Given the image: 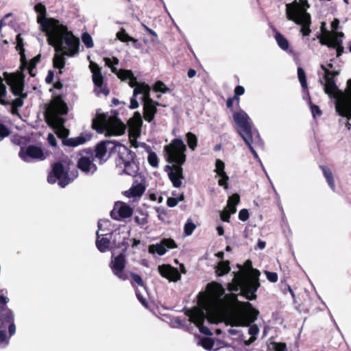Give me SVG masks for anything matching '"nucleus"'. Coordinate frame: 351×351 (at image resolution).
I'll return each instance as SVG.
<instances>
[{
	"label": "nucleus",
	"mask_w": 351,
	"mask_h": 351,
	"mask_svg": "<svg viewBox=\"0 0 351 351\" xmlns=\"http://www.w3.org/2000/svg\"><path fill=\"white\" fill-rule=\"evenodd\" d=\"M104 62L106 63V64L110 67L111 68V70L114 73H116L117 75H118V73L121 71H117V68L114 67L113 65L114 64H118L119 63V60L118 58L114 57L112 59H110L109 58H104Z\"/></svg>",
	"instance_id": "38"
},
{
	"label": "nucleus",
	"mask_w": 351,
	"mask_h": 351,
	"mask_svg": "<svg viewBox=\"0 0 351 351\" xmlns=\"http://www.w3.org/2000/svg\"><path fill=\"white\" fill-rule=\"evenodd\" d=\"M117 39H119V40H121V42H124V43H126V42H129V41H132V42H134L136 43L137 40L136 39H134V38L130 36L125 32V29H123V28H121L120 29V31H119L117 34Z\"/></svg>",
	"instance_id": "35"
},
{
	"label": "nucleus",
	"mask_w": 351,
	"mask_h": 351,
	"mask_svg": "<svg viewBox=\"0 0 351 351\" xmlns=\"http://www.w3.org/2000/svg\"><path fill=\"white\" fill-rule=\"evenodd\" d=\"M5 93H6V87H5V84L3 83L2 78L0 77V103H1L2 104H7L3 99V97H5Z\"/></svg>",
	"instance_id": "46"
},
{
	"label": "nucleus",
	"mask_w": 351,
	"mask_h": 351,
	"mask_svg": "<svg viewBox=\"0 0 351 351\" xmlns=\"http://www.w3.org/2000/svg\"><path fill=\"white\" fill-rule=\"evenodd\" d=\"M145 190V186L143 183L135 182L129 190L124 192V195L128 198L140 197Z\"/></svg>",
	"instance_id": "26"
},
{
	"label": "nucleus",
	"mask_w": 351,
	"mask_h": 351,
	"mask_svg": "<svg viewBox=\"0 0 351 351\" xmlns=\"http://www.w3.org/2000/svg\"><path fill=\"white\" fill-rule=\"evenodd\" d=\"M244 92H245V89L243 86H237L234 89V93H235L234 98L237 99H239L238 97L243 95Z\"/></svg>",
	"instance_id": "54"
},
{
	"label": "nucleus",
	"mask_w": 351,
	"mask_h": 351,
	"mask_svg": "<svg viewBox=\"0 0 351 351\" xmlns=\"http://www.w3.org/2000/svg\"><path fill=\"white\" fill-rule=\"evenodd\" d=\"M10 131L8 128L2 123H0V141L8 136Z\"/></svg>",
	"instance_id": "48"
},
{
	"label": "nucleus",
	"mask_w": 351,
	"mask_h": 351,
	"mask_svg": "<svg viewBox=\"0 0 351 351\" xmlns=\"http://www.w3.org/2000/svg\"><path fill=\"white\" fill-rule=\"evenodd\" d=\"M12 311L6 307L0 308V320L3 322H10L13 321Z\"/></svg>",
	"instance_id": "29"
},
{
	"label": "nucleus",
	"mask_w": 351,
	"mask_h": 351,
	"mask_svg": "<svg viewBox=\"0 0 351 351\" xmlns=\"http://www.w3.org/2000/svg\"><path fill=\"white\" fill-rule=\"evenodd\" d=\"M306 93L308 101L310 104L311 110L313 118L316 119L317 117H319L322 114V110L319 109L318 106L312 104L308 92L306 91Z\"/></svg>",
	"instance_id": "36"
},
{
	"label": "nucleus",
	"mask_w": 351,
	"mask_h": 351,
	"mask_svg": "<svg viewBox=\"0 0 351 351\" xmlns=\"http://www.w3.org/2000/svg\"><path fill=\"white\" fill-rule=\"evenodd\" d=\"M118 77L122 80L127 79L130 80L129 85L130 87L134 88L133 96L136 97L138 94L143 95L142 100L145 101L149 99L150 88L149 86L144 83H138L136 81V77L134 76L133 73L130 70L121 69L118 73Z\"/></svg>",
	"instance_id": "12"
},
{
	"label": "nucleus",
	"mask_w": 351,
	"mask_h": 351,
	"mask_svg": "<svg viewBox=\"0 0 351 351\" xmlns=\"http://www.w3.org/2000/svg\"><path fill=\"white\" fill-rule=\"evenodd\" d=\"M142 123L141 115L138 112H136L134 116L128 120V124L131 140H135L140 136Z\"/></svg>",
	"instance_id": "19"
},
{
	"label": "nucleus",
	"mask_w": 351,
	"mask_h": 351,
	"mask_svg": "<svg viewBox=\"0 0 351 351\" xmlns=\"http://www.w3.org/2000/svg\"><path fill=\"white\" fill-rule=\"evenodd\" d=\"M184 199V195H182L179 198L169 197L167 200V204L169 207L176 206L179 202L183 201Z\"/></svg>",
	"instance_id": "45"
},
{
	"label": "nucleus",
	"mask_w": 351,
	"mask_h": 351,
	"mask_svg": "<svg viewBox=\"0 0 351 351\" xmlns=\"http://www.w3.org/2000/svg\"><path fill=\"white\" fill-rule=\"evenodd\" d=\"M201 346L208 350H211L213 349L214 350H217L218 348H213L214 347V341L212 339L208 337H204L201 339L200 340Z\"/></svg>",
	"instance_id": "37"
},
{
	"label": "nucleus",
	"mask_w": 351,
	"mask_h": 351,
	"mask_svg": "<svg viewBox=\"0 0 351 351\" xmlns=\"http://www.w3.org/2000/svg\"><path fill=\"white\" fill-rule=\"evenodd\" d=\"M173 324L175 327H184V322L182 319L176 317L174 320Z\"/></svg>",
	"instance_id": "56"
},
{
	"label": "nucleus",
	"mask_w": 351,
	"mask_h": 351,
	"mask_svg": "<svg viewBox=\"0 0 351 351\" xmlns=\"http://www.w3.org/2000/svg\"><path fill=\"white\" fill-rule=\"evenodd\" d=\"M93 154L85 153L81 154L77 162L78 168L86 173H93L97 171V166L93 162Z\"/></svg>",
	"instance_id": "17"
},
{
	"label": "nucleus",
	"mask_w": 351,
	"mask_h": 351,
	"mask_svg": "<svg viewBox=\"0 0 351 351\" xmlns=\"http://www.w3.org/2000/svg\"><path fill=\"white\" fill-rule=\"evenodd\" d=\"M136 296H137L138 300L141 302V304L145 307H147V302L145 301V299L141 295V293H140L138 290H136Z\"/></svg>",
	"instance_id": "57"
},
{
	"label": "nucleus",
	"mask_w": 351,
	"mask_h": 351,
	"mask_svg": "<svg viewBox=\"0 0 351 351\" xmlns=\"http://www.w3.org/2000/svg\"><path fill=\"white\" fill-rule=\"evenodd\" d=\"M11 322L12 323L10 324L9 328H8L9 333H10V336L13 335L16 332V326L12 322Z\"/></svg>",
	"instance_id": "60"
},
{
	"label": "nucleus",
	"mask_w": 351,
	"mask_h": 351,
	"mask_svg": "<svg viewBox=\"0 0 351 351\" xmlns=\"http://www.w3.org/2000/svg\"><path fill=\"white\" fill-rule=\"evenodd\" d=\"M113 147L110 141H101L95 148V156L99 160H105L110 154V149Z\"/></svg>",
	"instance_id": "25"
},
{
	"label": "nucleus",
	"mask_w": 351,
	"mask_h": 351,
	"mask_svg": "<svg viewBox=\"0 0 351 351\" xmlns=\"http://www.w3.org/2000/svg\"><path fill=\"white\" fill-rule=\"evenodd\" d=\"M86 139L83 136H77L75 138H71L64 141V144L69 146L76 147L82 145L85 143Z\"/></svg>",
	"instance_id": "34"
},
{
	"label": "nucleus",
	"mask_w": 351,
	"mask_h": 351,
	"mask_svg": "<svg viewBox=\"0 0 351 351\" xmlns=\"http://www.w3.org/2000/svg\"><path fill=\"white\" fill-rule=\"evenodd\" d=\"M48 182L54 184L58 181V185L61 187H64L70 182H72L73 178H71L64 171V168L62 162H57L53 165L51 173L48 176Z\"/></svg>",
	"instance_id": "13"
},
{
	"label": "nucleus",
	"mask_w": 351,
	"mask_h": 351,
	"mask_svg": "<svg viewBox=\"0 0 351 351\" xmlns=\"http://www.w3.org/2000/svg\"><path fill=\"white\" fill-rule=\"evenodd\" d=\"M249 217V213L247 209H242L239 211V218L240 220L245 221Z\"/></svg>",
	"instance_id": "52"
},
{
	"label": "nucleus",
	"mask_w": 351,
	"mask_h": 351,
	"mask_svg": "<svg viewBox=\"0 0 351 351\" xmlns=\"http://www.w3.org/2000/svg\"><path fill=\"white\" fill-rule=\"evenodd\" d=\"M274 350L275 351H286V344L282 343H276L274 344Z\"/></svg>",
	"instance_id": "55"
},
{
	"label": "nucleus",
	"mask_w": 351,
	"mask_h": 351,
	"mask_svg": "<svg viewBox=\"0 0 351 351\" xmlns=\"http://www.w3.org/2000/svg\"><path fill=\"white\" fill-rule=\"evenodd\" d=\"M40 56H37L36 57L34 58L29 64L32 65V66H35L36 64L40 61Z\"/></svg>",
	"instance_id": "61"
},
{
	"label": "nucleus",
	"mask_w": 351,
	"mask_h": 351,
	"mask_svg": "<svg viewBox=\"0 0 351 351\" xmlns=\"http://www.w3.org/2000/svg\"><path fill=\"white\" fill-rule=\"evenodd\" d=\"M224 289L218 282L208 284L206 293H200L197 306L186 311L189 320L194 323L202 333L211 335L209 329L203 326L205 319L210 324L224 322L232 326H249V339L241 337L245 346H250L256 339L260 329L256 324H252L259 311L248 302H240L234 293L224 295Z\"/></svg>",
	"instance_id": "1"
},
{
	"label": "nucleus",
	"mask_w": 351,
	"mask_h": 351,
	"mask_svg": "<svg viewBox=\"0 0 351 351\" xmlns=\"http://www.w3.org/2000/svg\"><path fill=\"white\" fill-rule=\"evenodd\" d=\"M196 75V71L194 69H189L188 71V76L190 78L193 77Z\"/></svg>",
	"instance_id": "63"
},
{
	"label": "nucleus",
	"mask_w": 351,
	"mask_h": 351,
	"mask_svg": "<svg viewBox=\"0 0 351 351\" xmlns=\"http://www.w3.org/2000/svg\"><path fill=\"white\" fill-rule=\"evenodd\" d=\"M9 339L7 337L6 332L5 330H0V345L5 344L8 345Z\"/></svg>",
	"instance_id": "50"
},
{
	"label": "nucleus",
	"mask_w": 351,
	"mask_h": 351,
	"mask_svg": "<svg viewBox=\"0 0 351 351\" xmlns=\"http://www.w3.org/2000/svg\"><path fill=\"white\" fill-rule=\"evenodd\" d=\"M224 169V162L220 159H217L215 162V172L217 173V176L219 177L218 184L219 186H223L225 189H228V181L229 180V177L225 172Z\"/></svg>",
	"instance_id": "22"
},
{
	"label": "nucleus",
	"mask_w": 351,
	"mask_h": 351,
	"mask_svg": "<svg viewBox=\"0 0 351 351\" xmlns=\"http://www.w3.org/2000/svg\"><path fill=\"white\" fill-rule=\"evenodd\" d=\"M310 5L306 0H294L285 5L286 18L301 26L300 32L303 36L311 33V18L307 12Z\"/></svg>",
	"instance_id": "6"
},
{
	"label": "nucleus",
	"mask_w": 351,
	"mask_h": 351,
	"mask_svg": "<svg viewBox=\"0 0 351 351\" xmlns=\"http://www.w3.org/2000/svg\"><path fill=\"white\" fill-rule=\"evenodd\" d=\"M143 102L144 118L148 122H151L154 119V115L157 112L156 106L158 105V103L154 101L151 98L147 99L143 101Z\"/></svg>",
	"instance_id": "24"
},
{
	"label": "nucleus",
	"mask_w": 351,
	"mask_h": 351,
	"mask_svg": "<svg viewBox=\"0 0 351 351\" xmlns=\"http://www.w3.org/2000/svg\"><path fill=\"white\" fill-rule=\"evenodd\" d=\"M154 88L156 91L162 92L163 93H166L169 90L165 84L161 81H158L155 84Z\"/></svg>",
	"instance_id": "47"
},
{
	"label": "nucleus",
	"mask_w": 351,
	"mask_h": 351,
	"mask_svg": "<svg viewBox=\"0 0 351 351\" xmlns=\"http://www.w3.org/2000/svg\"><path fill=\"white\" fill-rule=\"evenodd\" d=\"M187 143L189 147L194 150L197 146V139L195 134L189 132L186 134Z\"/></svg>",
	"instance_id": "39"
},
{
	"label": "nucleus",
	"mask_w": 351,
	"mask_h": 351,
	"mask_svg": "<svg viewBox=\"0 0 351 351\" xmlns=\"http://www.w3.org/2000/svg\"><path fill=\"white\" fill-rule=\"evenodd\" d=\"M326 23L322 22L321 24L322 35L319 41L322 45H325L330 48L335 49L337 57L341 55L343 47L342 46L341 38L343 36L342 32H329L326 29Z\"/></svg>",
	"instance_id": "11"
},
{
	"label": "nucleus",
	"mask_w": 351,
	"mask_h": 351,
	"mask_svg": "<svg viewBox=\"0 0 351 351\" xmlns=\"http://www.w3.org/2000/svg\"><path fill=\"white\" fill-rule=\"evenodd\" d=\"M135 221L139 224H144L145 223V219L144 218L140 219L138 217H135Z\"/></svg>",
	"instance_id": "64"
},
{
	"label": "nucleus",
	"mask_w": 351,
	"mask_h": 351,
	"mask_svg": "<svg viewBox=\"0 0 351 351\" xmlns=\"http://www.w3.org/2000/svg\"><path fill=\"white\" fill-rule=\"evenodd\" d=\"M177 247L175 241L171 239H163L159 243L150 245L148 247L149 254H157L159 256L164 255L168 249H173Z\"/></svg>",
	"instance_id": "16"
},
{
	"label": "nucleus",
	"mask_w": 351,
	"mask_h": 351,
	"mask_svg": "<svg viewBox=\"0 0 351 351\" xmlns=\"http://www.w3.org/2000/svg\"><path fill=\"white\" fill-rule=\"evenodd\" d=\"M138 107V103L136 101V99H135V97H133L130 99V108L135 109V108H137Z\"/></svg>",
	"instance_id": "59"
},
{
	"label": "nucleus",
	"mask_w": 351,
	"mask_h": 351,
	"mask_svg": "<svg viewBox=\"0 0 351 351\" xmlns=\"http://www.w3.org/2000/svg\"><path fill=\"white\" fill-rule=\"evenodd\" d=\"M196 226L193 223L191 219H187L184 225V233L186 236H190L195 229Z\"/></svg>",
	"instance_id": "40"
},
{
	"label": "nucleus",
	"mask_w": 351,
	"mask_h": 351,
	"mask_svg": "<svg viewBox=\"0 0 351 351\" xmlns=\"http://www.w3.org/2000/svg\"><path fill=\"white\" fill-rule=\"evenodd\" d=\"M92 125L97 132L104 134L106 136H121L126 128L125 124L117 117H107L104 114H97L93 120Z\"/></svg>",
	"instance_id": "8"
},
{
	"label": "nucleus",
	"mask_w": 351,
	"mask_h": 351,
	"mask_svg": "<svg viewBox=\"0 0 351 351\" xmlns=\"http://www.w3.org/2000/svg\"><path fill=\"white\" fill-rule=\"evenodd\" d=\"M298 80L301 84V86L304 88L306 89L307 88V83H306V80L305 72L300 67L298 69Z\"/></svg>",
	"instance_id": "41"
},
{
	"label": "nucleus",
	"mask_w": 351,
	"mask_h": 351,
	"mask_svg": "<svg viewBox=\"0 0 351 351\" xmlns=\"http://www.w3.org/2000/svg\"><path fill=\"white\" fill-rule=\"evenodd\" d=\"M8 291L5 289L0 290V308L6 307V304L8 302V298L5 295Z\"/></svg>",
	"instance_id": "44"
},
{
	"label": "nucleus",
	"mask_w": 351,
	"mask_h": 351,
	"mask_svg": "<svg viewBox=\"0 0 351 351\" xmlns=\"http://www.w3.org/2000/svg\"><path fill=\"white\" fill-rule=\"evenodd\" d=\"M240 202V197L238 194L235 193L230 196L228 199L227 206L221 213V219L223 221L228 222L231 214H234L237 211L236 206Z\"/></svg>",
	"instance_id": "21"
},
{
	"label": "nucleus",
	"mask_w": 351,
	"mask_h": 351,
	"mask_svg": "<svg viewBox=\"0 0 351 351\" xmlns=\"http://www.w3.org/2000/svg\"><path fill=\"white\" fill-rule=\"evenodd\" d=\"M275 39L278 43V45L285 51L289 49V44L288 40L280 32H276L275 34Z\"/></svg>",
	"instance_id": "31"
},
{
	"label": "nucleus",
	"mask_w": 351,
	"mask_h": 351,
	"mask_svg": "<svg viewBox=\"0 0 351 351\" xmlns=\"http://www.w3.org/2000/svg\"><path fill=\"white\" fill-rule=\"evenodd\" d=\"M96 244L99 250L101 252H104L109 247L110 241L108 239L104 237L100 238L99 234L97 233V240Z\"/></svg>",
	"instance_id": "33"
},
{
	"label": "nucleus",
	"mask_w": 351,
	"mask_h": 351,
	"mask_svg": "<svg viewBox=\"0 0 351 351\" xmlns=\"http://www.w3.org/2000/svg\"><path fill=\"white\" fill-rule=\"evenodd\" d=\"M266 276L267 279L272 282H276L278 280V275L275 272H269V271H265Z\"/></svg>",
	"instance_id": "51"
},
{
	"label": "nucleus",
	"mask_w": 351,
	"mask_h": 351,
	"mask_svg": "<svg viewBox=\"0 0 351 351\" xmlns=\"http://www.w3.org/2000/svg\"><path fill=\"white\" fill-rule=\"evenodd\" d=\"M158 271L160 275L170 281H177L180 278V274L178 270L168 265H163L158 267Z\"/></svg>",
	"instance_id": "23"
},
{
	"label": "nucleus",
	"mask_w": 351,
	"mask_h": 351,
	"mask_svg": "<svg viewBox=\"0 0 351 351\" xmlns=\"http://www.w3.org/2000/svg\"><path fill=\"white\" fill-rule=\"evenodd\" d=\"M339 21L338 19H335L332 23H331V27L333 30L336 29L337 27H338V25H339Z\"/></svg>",
	"instance_id": "62"
},
{
	"label": "nucleus",
	"mask_w": 351,
	"mask_h": 351,
	"mask_svg": "<svg viewBox=\"0 0 351 351\" xmlns=\"http://www.w3.org/2000/svg\"><path fill=\"white\" fill-rule=\"evenodd\" d=\"M48 141H49V143L51 145V146H56V138L55 136L52 134H49L48 135Z\"/></svg>",
	"instance_id": "58"
},
{
	"label": "nucleus",
	"mask_w": 351,
	"mask_h": 351,
	"mask_svg": "<svg viewBox=\"0 0 351 351\" xmlns=\"http://www.w3.org/2000/svg\"><path fill=\"white\" fill-rule=\"evenodd\" d=\"M322 171H323L324 176V177H325V178H326V180L329 186L330 187V189L332 191H335V181H334V179H333L332 173L327 167H322Z\"/></svg>",
	"instance_id": "32"
},
{
	"label": "nucleus",
	"mask_w": 351,
	"mask_h": 351,
	"mask_svg": "<svg viewBox=\"0 0 351 351\" xmlns=\"http://www.w3.org/2000/svg\"><path fill=\"white\" fill-rule=\"evenodd\" d=\"M34 10L37 14L36 19L40 29L47 36L49 44L55 48L53 66L62 69L65 64L64 56H73L77 53L79 40L58 20L47 17V9L43 3H37Z\"/></svg>",
	"instance_id": "2"
},
{
	"label": "nucleus",
	"mask_w": 351,
	"mask_h": 351,
	"mask_svg": "<svg viewBox=\"0 0 351 351\" xmlns=\"http://www.w3.org/2000/svg\"><path fill=\"white\" fill-rule=\"evenodd\" d=\"M232 119L235 128L239 136L245 143H249L250 136L258 133L252 130V123L248 114L243 110H238L233 112Z\"/></svg>",
	"instance_id": "9"
},
{
	"label": "nucleus",
	"mask_w": 351,
	"mask_h": 351,
	"mask_svg": "<svg viewBox=\"0 0 351 351\" xmlns=\"http://www.w3.org/2000/svg\"><path fill=\"white\" fill-rule=\"evenodd\" d=\"M132 280L134 282H136L138 285L141 286L143 288V282L140 276L134 274H132Z\"/></svg>",
	"instance_id": "53"
},
{
	"label": "nucleus",
	"mask_w": 351,
	"mask_h": 351,
	"mask_svg": "<svg viewBox=\"0 0 351 351\" xmlns=\"http://www.w3.org/2000/svg\"><path fill=\"white\" fill-rule=\"evenodd\" d=\"M332 64L329 63L326 66L321 64L322 71L318 72L319 82L323 86L324 90L330 98L335 101V109L338 114L348 119H351V79L348 81L347 88L344 92L338 89L333 77L339 74L337 71H332Z\"/></svg>",
	"instance_id": "3"
},
{
	"label": "nucleus",
	"mask_w": 351,
	"mask_h": 351,
	"mask_svg": "<svg viewBox=\"0 0 351 351\" xmlns=\"http://www.w3.org/2000/svg\"><path fill=\"white\" fill-rule=\"evenodd\" d=\"M260 143H261V138H260V136H259L258 133H256V134L254 136H250L249 143H245V144L249 147L250 152L252 153L254 157L258 160H260V158L258 156V154L254 150V149L253 147V145L254 144V145L259 144Z\"/></svg>",
	"instance_id": "28"
},
{
	"label": "nucleus",
	"mask_w": 351,
	"mask_h": 351,
	"mask_svg": "<svg viewBox=\"0 0 351 351\" xmlns=\"http://www.w3.org/2000/svg\"><path fill=\"white\" fill-rule=\"evenodd\" d=\"M123 165L124 167L123 172L125 174L133 176L136 173L137 166L134 162L123 160Z\"/></svg>",
	"instance_id": "30"
},
{
	"label": "nucleus",
	"mask_w": 351,
	"mask_h": 351,
	"mask_svg": "<svg viewBox=\"0 0 351 351\" xmlns=\"http://www.w3.org/2000/svg\"><path fill=\"white\" fill-rule=\"evenodd\" d=\"M66 113L67 106L59 97L52 99L45 111L46 121L53 128L56 134L60 138H64L69 134V130L63 125L64 120L61 117V115Z\"/></svg>",
	"instance_id": "7"
},
{
	"label": "nucleus",
	"mask_w": 351,
	"mask_h": 351,
	"mask_svg": "<svg viewBox=\"0 0 351 351\" xmlns=\"http://www.w3.org/2000/svg\"><path fill=\"white\" fill-rule=\"evenodd\" d=\"M230 270V263L228 261H220L215 268L217 276H221L228 274Z\"/></svg>",
	"instance_id": "27"
},
{
	"label": "nucleus",
	"mask_w": 351,
	"mask_h": 351,
	"mask_svg": "<svg viewBox=\"0 0 351 351\" xmlns=\"http://www.w3.org/2000/svg\"><path fill=\"white\" fill-rule=\"evenodd\" d=\"M82 40L83 43L86 45V47L88 48H91L94 45L93 38L88 33H84L82 34Z\"/></svg>",
	"instance_id": "42"
},
{
	"label": "nucleus",
	"mask_w": 351,
	"mask_h": 351,
	"mask_svg": "<svg viewBox=\"0 0 351 351\" xmlns=\"http://www.w3.org/2000/svg\"><path fill=\"white\" fill-rule=\"evenodd\" d=\"M19 156L25 162H29L32 159L44 160L45 155L43 149L37 146L30 145L26 148H21Z\"/></svg>",
	"instance_id": "15"
},
{
	"label": "nucleus",
	"mask_w": 351,
	"mask_h": 351,
	"mask_svg": "<svg viewBox=\"0 0 351 351\" xmlns=\"http://www.w3.org/2000/svg\"><path fill=\"white\" fill-rule=\"evenodd\" d=\"M186 147L184 141L180 138H176L165 147V151L167 152L169 162L175 163L170 167L169 177L173 183L174 187L179 188L182 185V180L184 178L182 173V168L181 165L184 164L186 160L185 151Z\"/></svg>",
	"instance_id": "4"
},
{
	"label": "nucleus",
	"mask_w": 351,
	"mask_h": 351,
	"mask_svg": "<svg viewBox=\"0 0 351 351\" xmlns=\"http://www.w3.org/2000/svg\"><path fill=\"white\" fill-rule=\"evenodd\" d=\"M133 209L123 202H117L111 212V216L117 220L128 218L132 215Z\"/></svg>",
	"instance_id": "20"
},
{
	"label": "nucleus",
	"mask_w": 351,
	"mask_h": 351,
	"mask_svg": "<svg viewBox=\"0 0 351 351\" xmlns=\"http://www.w3.org/2000/svg\"><path fill=\"white\" fill-rule=\"evenodd\" d=\"M89 68L93 73V81L95 86V92L99 95L103 94L106 96L109 93L108 89L104 85V78L101 75V69L95 62L90 61Z\"/></svg>",
	"instance_id": "14"
},
{
	"label": "nucleus",
	"mask_w": 351,
	"mask_h": 351,
	"mask_svg": "<svg viewBox=\"0 0 351 351\" xmlns=\"http://www.w3.org/2000/svg\"><path fill=\"white\" fill-rule=\"evenodd\" d=\"M260 273L257 270L247 271L240 269L235 272L232 282L228 283V288L230 291H241V294L247 299L254 300L255 294L259 287L258 276Z\"/></svg>",
	"instance_id": "5"
},
{
	"label": "nucleus",
	"mask_w": 351,
	"mask_h": 351,
	"mask_svg": "<svg viewBox=\"0 0 351 351\" xmlns=\"http://www.w3.org/2000/svg\"><path fill=\"white\" fill-rule=\"evenodd\" d=\"M4 78L10 86L12 92L16 96H20L12 101V105L20 108L23 105V98L26 94L23 93L24 86V76L21 73H4Z\"/></svg>",
	"instance_id": "10"
},
{
	"label": "nucleus",
	"mask_w": 351,
	"mask_h": 351,
	"mask_svg": "<svg viewBox=\"0 0 351 351\" xmlns=\"http://www.w3.org/2000/svg\"><path fill=\"white\" fill-rule=\"evenodd\" d=\"M23 38H21V34H18L16 36V49L20 51L21 59L23 58Z\"/></svg>",
	"instance_id": "49"
},
{
	"label": "nucleus",
	"mask_w": 351,
	"mask_h": 351,
	"mask_svg": "<svg viewBox=\"0 0 351 351\" xmlns=\"http://www.w3.org/2000/svg\"><path fill=\"white\" fill-rule=\"evenodd\" d=\"M125 264V257L123 254H119L113 258L110 263V267L113 274L123 280L128 278V276L124 271Z\"/></svg>",
	"instance_id": "18"
},
{
	"label": "nucleus",
	"mask_w": 351,
	"mask_h": 351,
	"mask_svg": "<svg viewBox=\"0 0 351 351\" xmlns=\"http://www.w3.org/2000/svg\"><path fill=\"white\" fill-rule=\"evenodd\" d=\"M148 162L150 165L157 167L158 165V158L156 153L149 152L147 157Z\"/></svg>",
	"instance_id": "43"
}]
</instances>
